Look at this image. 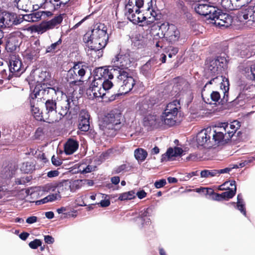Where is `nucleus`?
I'll return each mask as SVG.
<instances>
[{"mask_svg": "<svg viewBox=\"0 0 255 255\" xmlns=\"http://www.w3.org/2000/svg\"><path fill=\"white\" fill-rule=\"evenodd\" d=\"M50 94L52 96L56 95H63V92L59 88L57 87H43L42 85H38L35 87L33 92L30 96V104L31 111L37 120H41V113L38 107L35 106V99H41L44 98L46 95Z\"/></svg>", "mask_w": 255, "mask_h": 255, "instance_id": "nucleus-2", "label": "nucleus"}, {"mask_svg": "<svg viewBox=\"0 0 255 255\" xmlns=\"http://www.w3.org/2000/svg\"><path fill=\"white\" fill-rule=\"evenodd\" d=\"M90 116L86 111H82L80 115L79 123V129L83 131H87L90 128Z\"/></svg>", "mask_w": 255, "mask_h": 255, "instance_id": "nucleus-22", "label": "nucleus"}, {"mask_svg": "<svg viewBox=\"0 0 255 255\" xmlns=\"http://www.w3.org/2000/svg\"><path fill=\"white\" fill-rule=\"evenodd\" d=\"M135 195L139 199H141L146 196L147 193L143 190H141L135 193Z\"/></svg>", "mask_w": 255, "mask_h": 255, "instance_id": "nucleus-62", "label": "nucleus"}, {"mask_svg": "<svg viewBox=\"0 0 255 255\" xmlns=\"http://www.w3.org/2000/svg\"><path fill=\"white\" fill-rule=\"evenodd\" d=\"M15 167L12 164L5 167L1 171V176L3 178H11L15 174Z\"/></svg>", "mask_w": 255, "mask_h": 255, "instance_id": "nucleus-34", "label": "nucleus"}, {"mask_svg": "<svg viewBox=\"0 0 255 255\" xmlns=\"http://www.w3.org/2000/svg\"><path fill=\"white\" fill-rule=\"evenodd\" d=\"M46 109L45 114L47 116V122L49 123H55L57 112V103L53 100H47L45 103Z\"/></svg>", "mask_w": 255, "mask_h": 255, "instance_id": "nucleus-18", "label": "nucleus"}, {"mask_svg": "<svg viewBox=\"0 0 255 255\" xmlns=\"http://www.w3.org/2000/svg\"><path fill=\"white\" fill-rule=\"evenodd\" d=\"M227 80L226 79V82H227ZM220 84L221 85L220 86L222 85V84H225L226 85H227V83H225V82H224V78H223V77L222 76H216L215 78H212L210 81L208 82V83H207L205 86L208 84Z\"/></svg>", "mask_w": 255, "mask_h": 255, "instance_id": "nucleus-48", "label": "nucleus"}, {"mask_svg": "<svg viewBox=\"0 0 255 255\" xmlns=\"http://www.w3.org/2000/svg\"><path fill=\"white\" fill-rule=\"evenodd\" d=\"M250 9V20L255 22V4L254 5L249 6Z\"/></svg>", "mask_w": 255, "mask_h": 255, "instance_id": "nucleus-56", "label": "nucleus"}, {"mask_svg": "<svg viewBox=\"0 0 255 255\" xmlns=\"http://www.w3.org/2000/svg\"><path fill=\"white\" fill-rule=\"evenodd\" d=\"M70 0H45V6L51 10H55L64 6Z\"/></svg>", "mask_w": 255, "mask_h": 255, "instance_id": "nucleus-25", "label": "nucleus"}, {"mask_svg": "<svg viewBox=\"0 0 255 255\" xmlns=\"http://www.w3.org/2000/svg\"><path fill=\"white\" fill-rule=\"evenodd\" d=\"M107 27L103 23H97L91 31L87 32L83 36V42L87 47L88 54L91 55L95 59L103 55V48L105 47L108 40Z\"/></svg>", "mask_w": 255, "mask_h": 255, "instance_id": "nucleus-1", "label": "nucleus"}, {"mask_svg": "<svg viewBox=\"0 0 255 255\" xmlns=\"http://www.w3.org/2000/svg\"><path fill=\"white\" fill-rule=\"evenodd\" d=\"M236 190H237V188H235L234 189H230L229 190L224 192L221 194H216L217 198L216 199L219 200H220V199H219L220 197L221 198H223V199H225V198L231 199V198H233L236 194Z\"/></svg>", "mask_w": 255, "mask_h": 255, "instance_id": "nucleus-38", "label": "nucleus"}, {"mask_svg": "<svg viewBox=\"0 0 255 255\" xmlns=\"http://www.w3.org/2000/svg\"><path fill=\"white\" fill-rule=\"evenodd\" d=\"M51 161L52 164L56 166H60L62 163V161L58 156L56 157L53 155L51 158Z\"/></svg>", "mask_w": 255, "mask_h": 255, "instance_id": "nucleus-54", "label": "nucleus"}, {"mask_svg": "<svg viewBox=\"0 0 255 255\" xmlns=\"http://www.w3.org/2000/svg\"><path fill=\"white\" fill-rule=\"evenodd\" d=\"M96 167L91 165H86L85 164H81L79 167V170L82 174H86L94 171Z\"/></svg>", "mask_w": 255, "mask_h": 255, "instance_id": "nucleus-43", "label": "nucleus"}, {"mask_svg": "<svg viewBox=\"0 0 255 255\" xmlns=\"http://www.w3.org/2000/svg\"><path fill=\"white\" fill-rule=\"evenodd\" d=\"M150 209L149 208L144 209L141 210L139 213V217L144 222L145 224H148L150 222V219L148 218L144 219L145 217H149L150 216Z\"/></svg>", "mask_w": 255, "mask_h": 255, "instance_id": "nucleus-41", "label": "nucleus"}, {"mask_svg": "<svg viewBox=\"0 0 255 255\" xmlns=\"http://www.w3.org/2000/svg\"><path fill=\"white\" fill-rule=\"evenodd\" d=\"M102 83L100 81L94 79L91 83L89 88L86 91V94L89 99L96 98H103L106 93L102 88Z\"/></svg>", "mask_w": 255, "mask_h": 255, "instance_id": "nucleus-13", "label": "nucleus"}, {"mask_svg": "<svg viewBox=\"0 0 255 255\" xmlns=\"http://www.w3.org/2000/svg\"><path fill=\"white\" fill-rule=\"evenodd\" d=\"M70 185L66 181L58 183L57 186V192H58L57 194H59L60 195L61 194L66 195V192L70 190Z\"/></svg>", "mask_w": 255, "mask_h": 255, "instance_id": "nucleus-35", "label": "nucleus"}, {"mask_svg": "<svg viewBox=\"0 0 255 255\" xmlns=\"http://www.w3.org/2000/svg\"><path fill=\"white\" fill-rule=\"evenodd\" d=\"M76 74L78 75V78H82L86 73V66L83 65L82 63L78 62L74 64L72 67Z\"/></svg>", "mask_w": 255, "mask_h": 255, "instance_id": "nucleus-33", "label": "nucleus"}, {"mask_svg": "<svg viewBox=\"0 0 255 255\" xmlns=\"http://www.w3.org/2000/svg\"><path fill=\"white\" fill-rule=\"evenodd\" d=\"M110 79L104 80L100 79L99 81L102 83V88L104 90V92L106 93V91L110 89L113 86V83L109 80Z\"/></svg>", "mask_w": 255, "mask_h": 255, "instance_id": "nucleus-49", "label": "nucleus"}, {"mask_svg": "<svg viewBox=\"0 0 255 255\" xmlns=\"http://www.w3.org/2000/svg\"><path fill=\"white\" fill-rule=\"evenodd\" d=\"M79 146L78 142L72 139H69L64 146V151L66 154H72L75 152Z\"/></svg>", "mask_w": 255, "mask_h": 255, "instance_id": "nucleus-27", "label": "nucleus"}, {"mask_svg": "<svg viewBox=\"0 0 255 255\" xmlns=\"http://www.w3.org/2000/svg\"><path fill=\"white\" fill-rule=\"evenodd\" d=\"M243 72L247 78L251 80H255V63H247L243 69Z\"/></svg>", "mask_w": 255, "mask_h": 255, "instance_id": "nucleus-26", "label": "nucleus"}, {"mask_svg": "<svg viewBox=\"0 0 255 255\" xmlns=\"http://www.w3.org/2000/svg\"><path fill=\"white\" fill-rule=\"evenodd\" d=\"M117 76V86L119 88L120 94H126L129 92L135 84L134 78L128 72L120 71Z\"/></svg>", "mask_w": 255, "mask_h": 255, "instance_id": "nucleus-5", "label": "nucleus"}, {"mask_svg": "<svg viewBox=\"0 0 255 255\" xmlns=\"http://www.w3.org/2000/svg\"><path fill=\"white\" fill-rule=\"evenodd\" d=\"M41 245V242L40 240L38 239H35L33 241L30 242L29 244V246L30 248L33 249H36Z\"/></svg>", "mask_w": 255, "mask_h": 255, "instance_id": "nucleus-52", "label": "nucleus"}, {"mask_svg": "<svg viewBox=\"0 0 255 255\" xmlns=\"http://www.w3.org/2000/svg\"><path fill=\"white\" fill-rule=\"evenodd\" d=\"M43 15V12L41 10L34 11L28 14H26L24 16V18L25 20L29 22H36L39 21L41 16Z\"/></svg>", "mask_w": 255, "mask_h": 255, "instance_id": "nucleus-32", "label": "nucleus"}, {"mask_svg": "<svg viewBox=\"0 0 255 255\" xmlns=\"http://www.w3.org/2000/svg\"><path fill=\"white\" fill-rule=\"evenodd\" d=\"M163 126L172 127L175 125L177 118V115L165 114L163 112L161 115Z\"/></svg>", "mask_w": 255, "mask_h": 255, "instance_id": "nucleus-24", "label": "nucleus"}, {"mask_svg": "<svg viewBox=\"0 0 255 255\" xmlns=\"http://www.w3.org/2000/svg\"><path fill=\"white\" fill-rule=\"evenodd\" d=\"M146 13L148 14V16L147 17V18L146 21V23L148 24L152 23L155 20L157 19V18H156L157 16L156 12L153 10V9H151V11L150 10L149 11H147Z\"/></svg>", "mask_w": 255, "mask_h": 255, "instance_id": "nucleus-47", "label": "nucleus"}, {"mask_svg": "<svg viewBox=\"0 0 255 255\" xmlns=\"http://www.w3.org/2000/svg\"><path fill=\"white\" fill-rule=\"evenodd\" d=\"M240 127V123L237 121H234L230 124L222 123L221 126H216L221 133L220 136L222 141L229 140Z\"/></svg>", "mask_w": 255, "mask_h": 255, "instance_id": "nucleus-7", "label": "nucleus"}, {"mask_svg": "<svg viewBox=\"0 0 255 255\" xmlns=\"http://www.w3.org/2000/svg\"><path fill=\"white\" fill-rule=\"evenodd\" d=\"M238 7L239 8L245 4L248 3L251 0H234Z\"/></svg>", "mask_w": 255, "mask_h": 255, "instance_id": "nucleus-59", "label": "nucleus"}, {"mask_svg": "<svg viewBox=\"0 0 255 255\" xmlns=\"http://www.w3.org/2000/svg\"><path fill=\"white\" fill-rule=\"evenodd\" d=\"M121 114L112 111L105 116L99 124L100 128L109 133L108 130L116 129V126L121 123Z\"/></svg>", "mask_w": 255, "mask_h": 255, "instance_id": "nucleus-6", "label": "nucleus"}, {"mask_svg": "<svg viewBox=\"0 0 255 255\" xmlns=\"http://www.w3.org/2000/svg\"><path fill=\"white\" fill-rule=\"evenodd\" d=\"M155 63L153 59L149 60L141 68L142 73L145 76H148L151 71H153V65Z\"/></svg>", "mask_w": 255, "mask_h": 255, "instance_id": "nucleus-36", "label": "nucleus"}, {"mask_svg": "<svg viewBox=\"0 0 255 255\" xmlns=\"http://www.w3.org/2000/svg\"><path fill=\"white\" fill-rule=\"evenodd\" d=\"M221 92L223 95V98L221 97V94L217 91H213L210 95L211 100L214 102H218L222 105L227 103L228 101L229 82L227 81V85L222 84L220 86Z\"/></svg>", "mask_w": 255, "mask_h": 255, "instance_id": "nucleus-14", "label": "nucleus"}, {"mask_svg": "<svg viewBox=\"0 0 255 255\" xmlns=\"http://www.w3.org/2000/svg\"><path fill=\"white\" fill-rule=\"evenodd\" d=\"M216 12L211 15V20L214 21V23L218 26L228 27L231 25L233 19L231 15L223 13L221 10L216 8Z\"/></svg>", "mask_w": 255, "mask_h": 255, "instance_id": "nucleus-10", "label": "nucleus"}, {"mask_svg": "<svg viewBox=\"0 0 255 255\" xmlns=\"http://www.w3.org/2000/svg\"><path fill=\"white\" fill-rule=\"evenodd\" d=\"M118 73L119 72L115 70L113 67L110 70L103 67H100L95 70L94 79L97 80L107 79H112L114 76L117 77Z\"/></svg>", "mask_w": 255, "mask_h": 255, "instance_id": "nucleus-16", "label": "nucleus"}, {"mask_svg": "<svg viewBox=\"0 0 255 255\" xmlns=\"http://www.w3.org/2000/svg\"><path fill=\"white\" fill-rule=\"evenodd\" d=\"M66 79L70 83L79 85L82 81L78 78L77 74H76L73 68H71L67 73Z\"/></svg>", "mask_w": 255, "mask_h": 255, "instance_id": "nucleus-30", "label": "nucleus"}, {"mask_svg": "<svg viewBox=\"0 0 255 255\" xmlns=\"http://www.w3.org/2000/svg\"><path fill=\"white\" fill-rule=\"evenodd\" d=\"M217 171L216 169L209 170H202L200 175L201 177L203 178H210L212 177H214L217 175Z\"/></svg>", "mask_w": 255, "mask_h": 255, "instance_id": "nucleus-46", "label": "nucleus"}, {"mask_svg": "<svg viewBox=\"0 0 255 255\" xmlns=\"http://www.w3.org/2000/svg\"><path fill=\"white\" fill-rule=\"evenodd\" d=\"M0 23L3 28L10 27L19 23L14 13L3 11L0 13Z\"/></svg>", "mask_w": 255, "mask_h": 255, "instance_id": "nucleus-17", "label": "nucleus"}, {"mask_svg": "<svg viewBox=\"0 0 255 255\" xmlns=\"http://www.w3.org/2000/svg\"><path fill=\"white\" fill-rule=\"evenodd\" d=\"M216 7L207 3H197L194 6L195 10L200 15L207 16L208 18L211 19L212 14L216 12Z\"/></svg>", "mask_w": 255, "mask_h": 255, "instance_id": "nucleus-19", "label": "nucleus"}, {"mask_svg": "<svg viewBox=\"0 0 255 255\" xmlns=\"http://www.w3.org/2000/svg\"><path fill=\"white\" fill-rule=\"evenodd\" d=\"M238 202L237 205L235 203L232 202L231 204L233 205L236 208L238 209L240 212L245 216H246V211L245 208V204H244L243 200L242 198V196L239 194L237 197Z\"/></svg>", "mask_w": 255, "mask_h": 255, "instance_id": "nucleus-39", "label": "nucleus"}, {"mask_svg": "<svg viewBox=\"0 0 255 255\" xmlns=\"http://www.w3.org/2000/svg\"><path fill=\"white\" fill-rule=\"evenodd\" d=\"M166 184V180L162 179L155 182L154 186L156 188H160L163 187Z\"/></svg>", "mask_w": 255, "mask_h": 255, "instance_id": "nucleus-57", "label": "nucleus"}, {"mask_svg": "<svg viewBox=\"0 0 255 255\" xmlns=\"http://www.w3.org/2000/svg\"><path fill=\"white\" fill-rule=\"evenodd\" d=\"M180 108L179 102L177 100H174L167 105L164 112L165 114L177 115Z\"/></svg>", "mask_w": 255, "mask_h": 255, "instance_id": "nucleus-28", "label": "nucleus"}, {"mask_svg": "<svg viewBox=\"0 0 255 255\" xmlns=\"http://www.w3.org/2000/svg\"><path fill=\"white\" fill-rule=\"evenodd\" d=\"M7 65L10 73H11L13 75H17L24 71L22 67L21 60L15 56L11 57L9 64H7Z\"/></svg>", "mask_w": 255, "mask_h": 255, "instance_id": "nucleus-21", "label": "nucleus"}, {"mask_svg": "<svg viewBox=\"0 0 255 255\" xmlns=\"http://www.w3.org/2000/svg\"><path fill=\"white\" fill-rule=\"evenodd\" d=\"M232 169V168L227 167L224 169L216 170L217 175H219L221 174H224L226 173H229Z\"/></svg>", "mask_w": 255, "mask_h": 255, "instance_id": "nucleus-61", "label": "nucleus"}, {"mask_svg": "<svg viewBox=\"0 0 255 255\" xmlns=\"http://www.w3.org/2000/svg\"><path fill=\"white\" fill-rule=\"evenodd\" d=\"M62 20L63 17L61 15H59L50 20L42 22L40 24L35 26L33 30L38 34H42L49 30L57 28Z\"/></svg>", "mask_w": 255, "mask_h": 255, "instance_id": "nucleus-9", "label": "nucleus"}, {"mask_svg": "<svg viewBox=\"0 0 255 255\" xmlns=\"http://www.w3.org/2000/svg\"><path fill=\"white\" fill-rule=\"evenodd\" d=\"M7 64L4 66L3 63L0 61V75L1 78L3 79L10 80L12 78L13 74L10 73L9 70L8 71L9 74H7Z\"/></svg>", "mask_w": 255, "mask_h": 255, "instance_id": "nucleus-37", "label": "nucleus"}, {"mask_svg": "<svg viewBox=\"0 0 255 255\" xmlns=\"http://www.w3.org/2000/svg\"><path fill=\"white\" fill-rule=\"evenodd\" d=\"M44 241L48 244H52L54 242V239L51 236L46 235L44 236Z\"/></svg>", "mask_w": 255, "mask_h": 255, "instance_id": "nucleus-63", "label": "nucleus"}, {"mask_svg": "<svg viewBox=\"0 0 255 255\" xmlns=\"http://www.w3.org/2000/svg\"><path fill=\"white\" fill-rule=\"evenodd\" d=\"M249 47L246 45H242L240 46V49H238L239 53L242 57H250L251 54L249 52Z\"/></svg>", "mask_w": 255, "mask_h": 255, "instance_id": "nucleus-45", "label": "nucleus"}, {"mask_svg": "<svg viewBox=\"0 0 255 255\" xmlns=\"http://www.w3.org/2000/svg\"><path fill=\"white\" fill-rule=\"evenodd\" d=\"M135 6L134 8H136L139 10V8H144V0H135Z\"/></svg>", "mask_w": 255, "mask_h": 255, "instance_id": "nucleus-60", "label": "nucleus"}, {"mask_svg": "<svg viewBox=\"0 0 255 255\" xmlns=\"http://www.w3.org/2000/svg\"><path fill=\"white\" fill-rule=\"evenodd\" d=\"M238 20L245 23L248 20L250 21V9L249 6L245 9H243L238 12L237 14Z\"/></svg>", "mask_w": 255, "mask_h": 255, "instance_id": "nucleus-31", "label": "nucleus"}, {"mask_svg": "<svg viewBox=\"0 0 255 255\" xmlns=\"http://www.w3.org/2000/svg\"><path fill=\"white\" fill-rule=\"evenodd\" d=\"M57 109L55 122H59L68 115L69 116L76 114L79 108L74 105L72 99L64 95L62 100L58 102Z\"/></svg>", "mask_w": 255, "mask_h": 255, "instance_id": "nucleus-4", "label": "nucleus"}, {"mask_svg": "<svg viewBox=\"0 0 255 255\" xmlns=\"http://www.w3.org/2000/svg\"><path fill=\"white\" fill-rule=\"evenodd\" d=\"M227 60L224 57H218L212 59L207 64V68L209 72L214 75H218L222 70L226 68Z\"/></svg>", "mask_w": 255, "mask_h": 255, "instance_id": "nucleus-11", "label": "nucleus"}, {"mask_svg": "<svg viewBox=\"0 0 255 255\" xmlns=\"http://www.w3.org/2000/svg\"><path fill=\"white\" fill-rule=\"evenodd\" d=\"M132 4L133 2L131 0H129L128 4L126 6V8L128 10L126 15L130 21L134 24H137L139 23V15H140V10L136 8H134V6L131 7Z\"/></svg>", "mask_w": 255, "mask_h": 255, "instance_id": "nucleus-20", "label": "nucleus"}, {"mask_svg": "<svg viewBox=\"0 0 255 255\" xmlns=\"http://www.w3.org/2000/svg\"><path fill=\"white\" fill-rule=\"evenodd\" d=\"M147 156V152L143 149L138 148L134 151V156L138 160L141 161L145 160Z\"/></svg>", "mask_w": 255, "mask_h": 255, "instance_id": "nucleus-42", "label": "nucleus"}, {"mask_svg": "<svg viewBox=\"0 0 255 255\" xmlns=\"http://www.w3.org/2000/svg\"><path fill=\"white\" fill-rule=\"evenodd\" d=\"M135 192L134 190H131L120 194L118 199L121 201H124L127 200H131L135 198Z\"/></svg>", "mask_w": 255, "mask_h": 255, "instance_id": "nucleus-40", "label": "nucleus"}, {"mask_svg": "<svg viewBox=\"0 0 255 255\" xmlns=\"http://www.w3.org/2000/svg\"><path fill=\"white\" fill-rule=\"evenodd\" d=\"M144 8L145 10L149 11L152 8L153 1L152 0H143Z\"/></svg>", "mask_w": 255, "mask_h": 255, "instance_id": "nucleus-53", "label": "nucleus"}, {"mask_svg": "<svg viewBox=\"0 0 255 255\" xmlns=\"http://www.w3.org/2000/svg\"><path fill=\"white\" fill-rule=\"evenodd\" d=\"M49 202H52L56 200L60 199L61 198V196L59 195V194H52L49 195L47 196Z\"/></svg>", "mask_w": 255, "mask_h": 255, "instance_id": "nucleus-55", "label": "nucleus"}, {"mask_svg": "<svg viewBox=\"0 0 255 255\" xmlns=\"http://www.w3.org/2000/svg\"><path fill=\"white\" fill-rule=\"evenodd\" d=\"M198 175V171H193L189 173H187L186 175L184 177H183L181 179L184 181L188 180L190 179L192 176Z\"/></svg>", "mask_w": 255, "mask_h": 255, "instance_id": "nucleus-58", "label": "nucleus"}, {"mask_svg": "<svg viewBox=\"0 0 255 255\" xmlns=\"http://www.w3.org/2000/svg\"><path fill=\"white\" fill-rule=\"evenodd\" d=\"M37 221V217L36 216H30L27 218L26 222L28 224H31L36 223Z\"/></svg>", "mask_w": 255, "mask_h": 255, "instance_id": "nucleus-64", "label": "nucleus"}, {"mask_svg": "<svg viewBox=\"0 0 255 255\" xmlns=\"http://www.w3.org/2000/svg\"><path fill=\"white\" fill-rule=\"evenodd\" d=\"M143 123L145 127L153 128L163 127L161 115H157L154 113L146 115L143 119Z\"/></svg>", "mask_w": 255, "mask_h": 255, "instance_id": "nucleus-15", "label": "nucleus"}, {"mask_svg": "<svg viewBox=\"0 0 255 255\" xmlns=\"http://www.w3.org/2000/svg\"><path fill=\"white\" fill-rule=\"evenodd\" d=\"M153 106V104L149 100H145L138 104L137 108L141 114H146L150 112Z\"/></svg>", "mask_w": 255, "mask_h": 255, "instance_id": "nucleus-29", "label": "nucleus"}, {"mask_svg": "<svg viewBox=\"0 0 255 255\" xmlns=\"http://www.w3.org/2000/svg\"><path fill=\"white\" fill-rule=\"evenodd\" d=\"M159 29L163 36L171 43L177 42L180 38V32L174 24L168 22L163 23L160 26Z\"/></svg>", "mask_w": 255, "mask_h": 255, "instance_id": "nucleus-8", "label": "nucleus"}, {"mask_svg": "<svg viewBox=\"0 0 255 255\" xmlns=\"http://www.w3.org/2000/svg\"><path fill=\"white\" fill-rule=\"evenodd\" d=\"M57 183H51L47 184L45 186V190L47 191H55L57 190Z\"/></svg>", "mask_w": 255, "mask_h": 255, "instance_id": "nucleus-51", "label": "nucleus"}, {"mask_svg": "<svg viewBox=\"0 0 255 255\" xmlns=\"http://www.w3.org/2000/svg\"><path fill=\"white\" fill-rule=\"evenodd\" d=\"M112 62L113 63V67L119 73L120 71L126 72H128L129 71L128 67L130 65L131 61L128 55L119 54L113 59Z\"/></svg>", "mask_w": 255, "mask_h": 255, "instance_id": "nucleus-12", "label": "nucleus"}, {"mask_svg": "<svg viewBox=\"0 0 255 255\" xmlns=\"http://www.w3.org/2000/svg\"><path fill=\"white\" fill-rule=\"evenodd\" d=\"M216 126L208 127L198 133L196 141L198 145L212 147L222 141L221 133Z\"/></svg>", "mask_w": 255, "mask_h": 255, "instance_id": "nucleus-3", "label": "nucleus"}, {"mask_svg": "<svg viewBox=\"0 0 255 255\" xmlns=\"http://www.w3.org/2000/svg\"><path fill=\"white\" fill-rule=\"evenodd\" d=\"M33 166L30 162H26L23 163L21 167V170L25 173H28L31 172L33 170Z\"/></svg>", "mask_w": 255, "mask_h": 255, "instance_id": "nucleus-50", "label": "nucleus"}, {"mask_svg": "<svg viewBox=\"0 0 255 255\" xmlns=\"http://www.w3.org/2000/svg\"><path fill=\"white\" fill-rule=\"evenodd\" d=\"M183 151L182 149L178 147H175L174 149L169 148L166 152L162 155L161 160H170L173 157L181 155Z\"/></svg>", "mask_w": 255, "mask_h": 255, "instance_id": "nucleus-23", "label": "nucleus"}, {"mask_svg": "<svg viewBox=\"0 0 255 255\" xmlns=\"http://www.w3.org/2000/svg\"><path fill=\"white\" fill-rule=\"evenodd\" d=\"M62 43V40L60 38L57 41L52 43L50 46H48L46 49V53H54L57 49L59 48L60 45Z\"/></svg>", "mask_w": 255, "mask_h": 255, "instance_id": "nucleus-44", "label": "nucleus"}]
</instances>
